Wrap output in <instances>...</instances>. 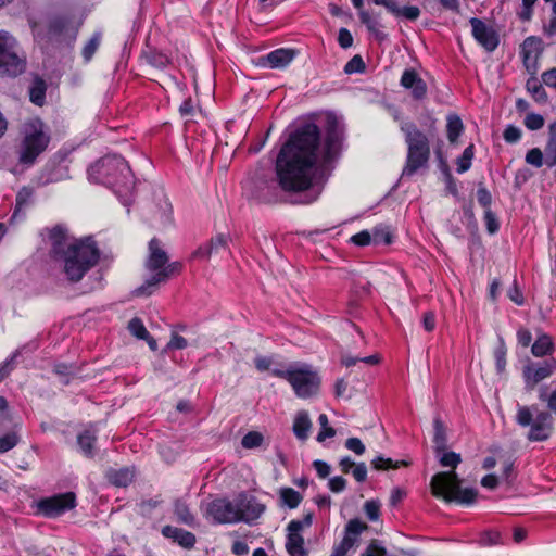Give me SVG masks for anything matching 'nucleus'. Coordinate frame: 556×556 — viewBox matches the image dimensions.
I'll return each instance as SVG.
<instances>
[{
  "label": "nucleus",
  "instance_id": "09e8293b",
  "mask_svg": "<svg viewBox=\"0 0 556 556\" xmlns=\"http://www.w3.org/2000/svg\"><path fill=\"white\" fill-rule=\"evenodd\" d=\"M18 443V435L14 432H10L0 437V454L7 453L12 450Z\"/></svg>",
  "mask_w": 556,
  "mask_h": 556
},
{
  "label": "nucleus",
  "instance_id": "412c9836",
  "mask_svg": "<svg viewBox=\"0 0 556 556\" xmlns=\"http://www.w3.org/2000/svg\"><path fill=\"white\" fill-rule=\"evenodd\" d=\"M168 256L162 248V242L157 238H152L149 242V256L146 267L155 273L166 265Z\"/></svg>",
  "mask_w": 556,
  "mask_h": 556
},
{
  "label": "nucleus",
  "instance_id": "4be33fe9",
  "mask_svg": "<svg viewBox=\"0 0 556 556\" xmlns=\"http://www.w3.org/2000/svg\"><path fill=\"white\" fill-rule=\"evenodd\" d=\"M294 56L295 53L292 49H276L263 58L262 65L270 68H282L289 65Z\"/></svg>",
  "mask_w": 556,
  "mask_h": 556
},
{
  "label": "nucleus",
  "instance_id": "bf43d9fd",
  "mask_svg": "<svg viewBox=\"0 0 556 556\" xmlns=\"http://www.w3.org/2000/svg\"><path fill=\"white\" fill-rule=\"evenodd\" d=\"M502 534L496 531L485 532L481 536V543L485 546H494L501 543Z\"/></svg>",
  "mask_w": 556,
  "mask_h": 556
},
{
  "label": "nucleus",
  "instance_id": "0eeeda50",
  "mask_svg": "<svg viewBox=\"0 0 556 556\" xmlns=\"http://www.w3.org/2000/svg\"><path fill=\"white\" fill-rule=\"evenodd\" d=\"M25 70V59L17 52V41L8 31L0 30V74L17 76Z\"/></svg>",
  "mask_w": 556,
  "mask_h": 556
},
{
  "label": "nucleus",
  "instance_id": "680f3d73",
  "mask_svg": "<svg viewBox=\"0 0 556 556\" xmlns=\"http://www.w3.org/2000/svg\"><path fill=\"white\" fill-rule=\"evenodd\" d=\"M361 556H382V544L379 540H371Z\"/></svg>",
  "mask_w": 556,
  "mask_h": 556
},
{
  "label": "nucleus",
  "instance_id": "e2e57ef3",
  "mask_svg": "<svg viewBox=\"0 0 556 556\" xmlns=\"http://www.w3.org/2000/svg\"><path fill=\"white\" fill-rule=\"evenodd\" d=\"M407 496V491L403 488H395L391 492V496H389V505L392 507H396L399 503L405 500Z\"/></svg>",
  "mask_w": 556,
  "mask_h": 556
},
{
  "label": "nucleus",
  "instance_id": "473e14b6",
  "mask_svg": "<svg viewBox=\"0 0 556 556\" xmlns=\"http://www.w3.org/2000/svg\"><path fill=\"white\" fill-rule=\"evenodd\" d=\"M326 130L328 134L327 139H339L344 135V124L341 118L333 113H329L326 116Z\"/></svg>",
  "mask_w": 556,
  "mask_h": 556
},
{
  "label": "nucleus",
  "instance_id": "ddd939ff",
  "mask_svg": "<svg viewBox=\"0 0 556 556\" xmlns=\"http://www.w3.org/2000/svg\"><path fill=\"white\" fill-rule=\"evenodd\" d=\"M369 529L368 523L359 518L349 520L344 528V535L340 544L334 545L331 556H348L350 549L358 544L362 533Z\"/></svg>",
  "mask_w": 556,
  "mask_h": 556
},
{
  "label": "nucleus",
  "instance_id": "7c9ffc66",
  "mask_svg": "<svg viewBox=\"0 0 556 556\" xmlns=\"http://www.w3.org/2000/svg\"><path fill=\"white\" fill-rule=\"evenodd\" d=\"M312 427V422L307 412L298 413L294 424L293 431L299 440H306Z\"/></svg>",
  "mask_w": 556,
  "mask_h": 556
},
{
  "label": "nucleus",
  "instance_id": "a19ab883",
  "mask_svg": "<svg viewBox=\"0 0 556 556\" xmlns=\"http://www.w3.org/2000/svg\"><path fill=\"white\" fill-rule=\"evenodd\" d=\"M30 101L37 105H42L46 98V84L42 79H37L29 91Z\"/></svg>",
  "mask_w": 556,
  "mask_h": 556
},
{
  "label": "nucleus",
  "instance_id": "6ab92c4d",
  "mask_svg": "<svg viewBox=\"0 0 556 556\" xmlns=\"http://www.w3.org/2000/svg\"><path fill=\"white\" fill-rule=\"evenodd\" d=\"M288 534L286 541V549L289 556H307L308 552L305 547V540L300 531L303 529V523L296 519L291 520L288 526Z\"/></svg>",
  "mask_w": 556,
  "mask_h": 556
},
{
  "label": "nucleus",
  "instance_id": "bb28decb",
  "mask_svg": "<svg viewBox=\"0 0 556 556\" xmlns=\"http://www.w3.org/2000/svg\"><path fill=\"white\" fill-rule=\"evenodd\" d=\"M384 8H387L396 17L405 18L408 21H416L420 16V10L418 7H399L393 0H384Z\"/></svg>",
  "mask_w": 556,
  "mask_h": 556
},
{
  "label": "nucleus",
  "instance_id": "79ce46f5",
  "mask_svg": "<svg viewBox=\"0 0 556 556\" xmlns=\"http://www.w3.org/2000/svg\"><path fill=\"white\" fill-rule=\"evenodd\" d=\"M227 242H228L227 235L219 233V235L213 236L211 238L210 242H207L206 244H208L213 255H216V254L222 253L223 251H229Z\"/></svg>",
  "mask_w": 556,
  "mask_h": 556
},
{
  "label": "nucleus",
  "instance_id": "1a4fd4ad",
  "mask_svg": "<svg viewBox=\"0 0 556 556\" xmlns=\"http://www.w3.org/2000/svg\"><path fill=\"white\" fill-rule=\"evenodd\" d=\"M431 148L429 141H408L406 163L402 172L404 179L429 167Z\"/></svg>",
  "mask_w": 556,
  "mask_h": 556
},
{
  "label": "nucleus",
  "instance_id": "603ef678",
  "mask_svg": "<svg viewBox=\"0 0 556 556\" xmlns=\"http://www.w3.org/2000/svg\"><path fill=\"white\" fill-rule=\"evenodd\" d=\"M525 125L528 129L538 130L544 126V118L536 113H529L525 117Z\"/></svg>",
  "mask_w": 556,
  "mask_h": 556
},
{
  "label": "nucleus",
  "instance_id": "4468645a",
  "mask_svg": "<svg viewBox=\"0 0 556 556\" xmlns=\"http://www.w3.org/2000/svg\"><path fill=\"white\" fill-rule=\"evenodd\" d=\"M556 370V359L554 357L545 359L543 363L529 364L522 367V379L526 389L532 391L539 382L551 377Z\"/></svg>",
  "mask_w": 556,
  "mask_h": 556
},
{
  "label": "nucleus",
  "instance_id": "72a5a7b5",
  "mask_svg": "<svg viewBox=\"0 0 556 556\" xmlns=\"http://www.w3.org/2000/svg\"><path fill=\"white\" fill-rule=\"evenodd\" d=\"M464 131V124L456 114H450L446 117V132L448 139H458Z\"/></svg>",
  "mask_w": 556,
  "mask_h": 556
},
{
  "label": "nucleus",
  "instance_id": "4c0bfd02",
  "mask_svg": "<svg viewBox=\"0 0 556 556\" xmlns=\"http://www.w3.org/2000/svg\"><path fill=\"white\" fill-rule=\"evenodd\" d=\"M477 201L479 205L484 211H491L492 210V203H493V197L491 191H489L483 181H480L478 184V190H477Z\"/></svg>",
  "mask_w": 556,
  "mask_h": 556
},
{
  "label": "nucleus",
  "instance_id": "052dcab7",
  "mask_svg": "<svg viewBox=\"0 0 556 556\" xmlns=\"http://www.w3.org/2000/svg\"><path fill=\"white\" fill-rule=\"evenodd\" d=\"M538 0H521V11L519 17L522 21H529L532 16V9Z\"/></svg>",
  "mask_w": 556,
  "mask_h": 556
},
{
  "label": "nucleus",
  "instance_id": "cd10ccee",
  "mask_svg": "<svg viewBox=\"0 0 556 556\" xmlns=\"http://www.w3.org/2000/svg\"><path fill=\"white\" fill-rule=\"evenodd\" d=\"M97 442V435L93 431L87 429L77 434V445L80 454L87 458L94 457V445Z\"/></svg>",
  "mask_w": 556,
  "mask_h": 556
},
{
  "label": "nucleus",
  "instance_id": "58836bf2",
  "mask_svg": "<svg viewBox=\"0 0 556 556\" xmlns=\"http://www.w3.org/2000/svg\"><path fill=\"white\" fill-rule=\"evenodd\" d=\"M33 194L34 189L29 186H24L23 188L20 189V191H17L14 214H16L30 203Z\"/></svg>",
  "mask_w": 556,
  "mask_h": 556
},
{
  "label": "nucleus",
  "instance_id": "69168bd1",
  "mask_svg": "<svg viewBox=\"0 0 556 556\" xmlns=\"http://www.w3.org/2000/svg\"><path fill=\"white\" fill-rule=\"evenodd\" d=\"M328 488H330L331 492L334 493L344 492L346 488V480L343 477H333L328 480Z\"/></svg>",
  "mask_w": 556,
  "mask_h": 556
},
{
  "label": "nucleus",
  "instance_id": "393cba45",
  "mask_svg": "<svg viewBox=\"0 0 556 556\" xmlns=\"http://www.w3.org/2000/svg\"><path fill=\"white\" fill-rule=\"evenodd\" d=\"M555 352V343L552 336L541 333L531 345V354L534 357H546L553 355Z\"/></svg>",
  "mask_w": 556,
  "mask_h": 556
},
{
  "label": "nucleus",
  "instance_id": "774afa93",
  "mask_svg": "<svg viewBox=\"0 0 556 556\" xmlns=\"http://www.w3.org/2000/svg\"><path fill=\"white\" fill-rule=\"evenodd\" d=\"M517 341L520 346H530L532 341V334L529 329L520 328L517 331Z\"/></svg>",
  "mask_w": 556,
  "mask_h": 556
},
{
  "label": "nucleus",
  "instance_id": "f3484780",
  "mask_svg": "<svg viewBox=\"0 0 556 556\" xmlns=\"http://www.w3.org/2000/svg\"><path fill=\"white\" fill-rule=\"evenodd\" d=\"M285 139H319V128L307 116L299 117L288 126Z\"/></svg>",
  "mask_w": 556,
  "mask_h": 556
},
{
  "label": "nucleus",
  "instance_id": "37998d69",
  "mask_svg": "<svg viewBox=\"0 0 556 556\" xmlns=\"http://www.w3.org/2000/svg\"><path fill=\"white\" fill-rule=\"evenodd\" d=\"M128 330L131 336L138 339L148 338L150 336V332L139 317H135L129 320Z\"/></svg>",
  "mask_w": 556,
  "mask_h": 556
},
{
  "label": "nucleus",
  "instance_id": "c756f323",
  "mask_svg": "<svg viewBox=\"0 0 556 556\" xmlns=\"http://www.w3.org/2000/svg\"><path fill=\"white\" fill-rule=\"evenodd\" d=\"M108 480L116 486L126 488L134 480V470L129 469V467L113 469L108 472Z\"/></svg>",
  "mask_w": 556,
  "mask_h": 556
},
{
  "label": "nucleus",
  "instance_id": "0e129e2a",
  "mask_svg": "<svg viewBox=\"0 0 556 556\" xmlns=\"http://www.w3.org/2000/svg\"><path fill=\"white\" fill-rule=\"evenodd\" d=\"M313 468L317 470V475L320 479H325L331 472V467L323 459H315L313 462Z\"/></svg>",
  "mask_w": 556,
  "mask_h": 556
},
{
  "label": "nucleus",
  "instance_id": "de8ad7c7",
  "mask_svg": "<svg viewBox=\"0 0 556 556\" xmlns=\"http://www.w3.org/2000/svg\"><path fill=\"white\" fill-rule=\"evenodd\" d=\"M365 71V63L361 55H354L344 66V73L348 75L363 73Z\"/></svg>",
  "mask_w": 556,
  "mask_h": 556
},
{
  "label": "nucleus",
  "instance_id": "7ed1b4c3",
  "mask_svg": "<svg viewBox=\"0 0 556 556\" xmlns=\"http://www.w3.org/2000/svg\"><path fill=\"white\" fill-rule=\"evenodd\" d=\"M62 262L63 273L70 283H77L96 267L101 258V250L91 236L75 239L64 251L54 255Z\"/></svg>",
  "mask_w": 556,
  "mask_h": 556
},
{
  "label": "nucleus",
  "instance_id": "4d7b16f0",
  "mask_svg": "<svg viewBox=\"0 0 556 556\" xmlns=\"http://www.w3.org/2000/svg\"><path fill=\"white\" fill-rule=\"evenodd\" d=\"M345 446L348 450L352 451L356 455L361 456L365 452V445L357 437H351L345 441Z\"/></svg>",
  "mask_w": 556,
  "mask_h": 556
},
{
  "label": "nucleus",
  "instance_id": "ea45409f",
  "mask_svg": "<svg viewBox=\"0 0 556 556\" xmlns=\"http://www.w3.org/2000/svg\"><path fill=\"white\" fill-rule=\"evenodd\" d=\"M473 157V146L470 144L463 150L462 155L457 157L456 170L458 174L466 173L471 166V160Z\"/></svg>",
  "mask_w": 556,
  "mask_h": 556
},
{
  "label": "nucleus",
  "instance_id": "f704fd0d",
  "mask_svg": "<svg viewBox=\"0 0 556 556\" xmlns=\"http://www.w3.org/2000/svg\"><path fill=\"white\" fill-rule=\"evenodd\" d=\"M527 91L532 96V98L539 103H545L547 100V94L542 84L535 78H529L526 83Z\"/></svg>",
  "mask_w": 556,
  "mask_h": 556
},
{
  "label": "nucleus",
  "instance_id": "2f4dec72",
  "mask_svg": "<svg viewBox=\"0 0 556 556\" xmlns=\"http://www.w3.org/2000/svg\"><path fill=\"white\" fill-rule=\"evenodd\" d=\"M174 514L178 523L187 525L189 527H193L197 523L193 514L189 510L188 504L184 501L177 500L174 503Z\"/></svg>",
  "mask_w": 556,
  "mask_h": 556
},
{
  "label": "nucleus",
  "instance_id": "5701e85b",
  "mask_svg": "<svg viewBox=\"0 0 556 556\" xmlns=\"http://www.w3.org/2000/svg\"><path fill=\"white\" fill-rule=\"evenodd\" d=\"M401 85L405 89L412 90V94L416 99L424 98L427 92L426 84L413 70H407L403 73L401 78Z\"/></svg>",
  "mask_w": 556,
  "mask_h": 556
},
{
  "label": "nucleus",
  "instance_id": "6e6552de",
  "mask_svg": "<svg viewBox=\"0 0 556 556\" xmlns=\"http://www.w3.org/2000/svg\"><path fill=\"white\" fill-rule=\"evenodd\" d=\"M77 506V496L73 491L56 493L52 496L42 497L37 503L38 514L46 518L55 519Z\"/></svg>",
  "mask_w": 556,
  "mask_h": 556
},
{
  "label": "nucleus",
  "instance_id": "3c124183",
  "mask_svg": "<svg viewBox=\"0 0 556 556\" xmlns=\"http://www.w3.org/2000/svg\"><path fill=\"white\" fill-rule=\"evenodd\" d=\"M526 161L533 167L541 168L544 164L543 153L540 148H532L528 151Z\"/></svg>",
  "mask_w": 556,
  "mask_h": 556
},
{
  "label": "nucleus",
  "instance_id": "e433bc0d",
  "mask_svg": "<svg viewBox=\"0 0 556 556\" xmlns=\"http://www.w3.org/2000/svg\"><path fill=\"white\" fill-rule=\"evenodd\" d=\"M102 39L101 31H96L81 50L83 58L89 62L97 52Z\"/></svg>",
  "mask_w": 556,
  "mask_h": 556
},
{
  "label": "nucleus",
  "instance_id": "49530a36",
  "mask_svg": "<svg viewBox=\"0 0 556 556\" xmlns=\"http://www.w3.org/2000/svg\"><path fill=\"white\" fill-rule=\"evenodd\" d=\"M263 443V434L257 431H250L248 434H244L243 439H241V445L245 448H253L261 446Z\"/></svg>",
  "mask_w": 556,
  "mask_h": 556
},
{
  "label": "nucleus",
  "instance_id": "338daca9",
  "mask_svg": "<svg viewBox=\"0 0 556 556\" xmlns=\"http://www.w3.org/2000/svg\"><path fill=\"white\" fill-rule=\"evenodd\" d=\"M188 346V341L184 336L180 334H173L172 339H169V342L167 344L168 349H175V350H184Z\"/></svg>",
  "mask_w": 556,
  "mask_h": 556
},
{
  "label": "nucleus",
  "instance_id": "aec40b11",
  "mask_svg": "<svg viewBox=\"0 0 556 556\" xmlns=\"http://www.w3.org/2000/svg\"><path fill=\"white\" fill-rule=\"evenodd\" d=\"M162 535L186 549H191L197 544V535L182 528L165 525L161 531Z\"/></svg>",
  "mask_w": 556,
  "mask_h": 556
},
{
  "label": "nucleus",
  "instance_id": "9d476101",
  "mask_svg": "<svg viewBox=\"0 0 556 556\" xmlns=\"http://www.w3.org/2000/svg\"><path fill=\"white\" fill-rule=\"evenodd\" d=\"M49 147V141H20L14 147V155L17 162L8 167L11 174L17 175L31 167L38 156Z\"/></svg>",
  "mask_w": 556,
  "mask_h": 556
},
{
  "label": "nucleus",
  "instance_id": "39448f33",
  "mask_svg": "<svg viewBox=\"0 0 556 556\" xmlns=\"http://www.w3.org/2000/svg\"><path fill=\"white\" fill-rule=\"evenodd\" d=\"M536 406L517 405L516 424L522 428H529L527 440L533 443L546 442L555 431L553 414L547 410L538 412L533 417Z\"/></svg>",
  "mask_w": 556,
  "mask_h": 556
},
{
  "label": "nucleus",
  "instance_id": "f8f14e48",
  "mask_svg": "<svg viewBox=\"0 0 556 556\" xmlns=\"http://www.w3.org/2000/svg\"><path fill=\"white\" fill-rule=\"evenodd\" d=\"M206 517H211L214 525H235L244 520V513L240 507L227 498H216L206 505Z\"/></svg>",
  "mask_w": 556,
  "mask_h": 556
},
{
  "label": "nucleus",
  "instance_id": "f03ea898",
  "mask_svg": "<svg viewBox=\"0 0 556 556\" xmlns=\"http://www.w3.org/2000/svg\"><path fill=\"white\" fill-rule=\"evenodd\" d=\"M434 455L442 467L450 468L451 470L433 475L430 480L432 496L445 503H455L465 507L477 503L478 490L462 488V480L455 471L462 462L460 455L456 452L447 451V448L442 452H434Z\"/></svg>",
  "mask_w": 556,
  "mask_h": 556
},
{
  "label": "nucleus",
  "instance_id": "c03bdc74",
  "mask_svg": "<svg viewBox=\"0 0 556 556\" xmlns=\"http://www.w3.org/2000/svg\"><path fill=\"white\" fill-rule=\"evenodd\" d=\"M506 353H507L506 345L502 339L500 346L495 348L494 352H493L495 368H496V371L500 374L504 372V370L506 368Z\"/></svg>",
  "mask_w": 556,
  "mask_h": 556
},
{
  "label": "nucleus",
  "instance_id": "2eb2a0df",
  "mask_svg": "<svg viewBox=\"0 0 556 556\" xmlns=\"http://www.w3.org/2000/svg\"><path fill=\"white\" fill-rule=\"evenodd\" d=\"M181 269V264L179 262L166 263L164 267L154 273L150 278L146 280L143 285L136 289V296L151 295L157 283L167 280L169 277L178 274Z\"/></svg>",
  "mask_w": 556,
  "mask_h": 556
},
{
  "label": "nucleus",
  "instance_id": "9b49d317",
  "mask_svg": "<svg viewBox=\"0 0 556 556\" xmlns=\"http://www.w3.org/2000/svg\"><path fill=\"white\" fill-rule=\"evenodd\" d=\"M285 193L278 178L275 176L274 178L254 180L251 198L261 204L276 205L286 203Z\"/></svg>",
  "mask_w": 556,
  "mask_h": 556
},
{
  "label": "nucleus",
  "instance_id": "c9c22d12",
  "mask_svg": "<svg viewBox=\"0 0 556 556\" xmlns=\"http://www.w3.org/2000/svg\"><path fill=\"white\" fill-rule=\"evenodd\" d=\"M280 498L283 505H286L289 509H295L302 502V495L300 492L291 488L281 489Z\"/></svg>",
  "mask_w": 556,
  "mask_h": 556
},
{
  "label": "nucleus",
  "instance_id": "6e6d98bb",
  "mask_svg": "<svg viewBox=\"0 0 556 556\" xmlns=\"http://www.w3.org/2000/svg\"><path fill=\"white\" fill-rule=\"evenodd\" d=\"M445 176V190L447 193L452 194L455 198H458L459 191H458V185L457 180L453 175L448 172L446 168L444 172Z\"/></svg>",
  "mask_w": 556,
  "mask_h": 556
},
{
  "label": "nucleus",
  "instance_id": "a211bd4d",
  "mask_svg": "<svg viewBox=\"0 0 556 556\" xmlns=\"http://www.w3.org/2000/svg\"><path fill=\"white\" fill-rule=\"evenodd\" d=\"M542 40L538 37L530 36L523 40L520 46V56L527 71L535 74L538 71V60L542 54Z\"/></svg>",
  "mask_w": 556,
  "mask_h": 556
},
{
  "label": "nucleus",
  "instance_id": "a18cd8bd",
  "mask_svg": "<svg viewBox=\"0 0 556 556\" xmlns=\"http://www.w3.org/2000/svg\"><path fill=\"white\" fill-rule=\"evenodd\" d=\"M483 222L485 225L486 232L495 235L501 229V223L498 222L496 214L491 211L483 212Z\"/></svg>",
  "mask_w": 556,
  "mask_h": 556
},
{
  "label": "nucleus",
  "instance_id": "c85d7f7f",
  "mask_svg": "<svg viewBox=\"0 0 556 556\" xmlns=\"http://www.w3.org/2000/svg\"><path fill=\"white\" fill-rule=\"evenodd\" d=\"M66 236L67 231L66 228L62 225H55L52 227L50 232H48V239L51 241L52 245V254L53 256L60 253L61 251H64L67 247L66 244Z\"/></svg>",
  "mask_w": 556,
  "mask_h": 556
},
{
  "label": "nucleus",
  "instance_id": "a878e982",
  "mask_svg": "<svg viewBox=\"0 0 556 556\" xmlns=\"http://www.w3.org/2000/svg\"><path fill=\"white\" fill-rule=\"evenodd\" d=\"M433 451L442 452L447 448L446 426L440 415L433 417Z\"/></svg>",
  "mask_w": 556,
  "mask_h": 556
},
{
  "label": "nucleus",
  "instance_id": "423d86ee",
  "mask_svg": "<svg viewBox=\"0 0 556 556\" xmlns=\"http://www.w3.org/2000/svg\"><path fill=\"white\" fill-rule=\"evenodd\" d=\"M271 375L282 379L291 386L299 399L306 400L317 395L320 390V377L311 366L301 367L289 366L286 369L273 368Z\"/></svg>",
  "mask_w": 556,
  "mask_h": 556
},
{
  "label": "nucleus",
  "instance_id": "13d9d810",
  "mask_svg": "<svg viewBox=\"0 0 556 556\" xmlns=\"http://www.w3.org/2000/svg\"><path fill=\"white\" fill-rule=\"evenodd\" d=\"M350 241L356 247H368L371 241V236L368 231L363 230L356 235H352Z\"/></svg>",
  "mask_w": 556,
  "mask_h": 556
},
{
  "label": "nucleus",
  "instance_id": "20e7f679",
  "mask_svg": "<svg viewBox=\"0 0 556 556\" xmlns=\"http://www.w3.org/2000/svg\"><path fill=\"white\" fill-rule=\"evenodd\" d=\"M89 178L116 193H127L134 186V175L124 156L106 153L88 168Z\"/></svg>",
  "mask_w": 556,
  "mask_h": 556
},
{
  "label": "nucleus",
  "instance_id": "864d4df0",
  "mask_svg": "<svg viewBox=\"0 0 556 556\" xmlns=\"http://www.w3.org/2000/svg\"><path fill=\"white\" fill-rule=\"evenodd\" d=\"M72 23V20L68 15L64 16V17H54L51 20L50 22V30L55 33V34H60L62 33L68 24Z\"/></svg>",
  "mask_w": 556,
  "mask_h": 556
},
{
  "label": "nucleus",
  "instance_id": "f257e3e1",
  "mask_svg": "<svg viewBox=\"0 0 556 556\" xmlns=\"http://www.w3.org/2000/svg\"><path fill=\"white\" fill-rule=\"evenodd\" d=\"M321 141H285L278 151L274 173L287 194L308 192L319 172Z\"/></svg>",
  "mask_w": 556,
  "mask_h": 556
},
{
  "label": "nucleus",
  "instance_id": "b1692460",
  "mask_svg": "<svg viewBox=\"0 0 556 556\" xmlns=\"http://www.w3.org/2000/svg\"><path fill=\"white\" fill-rule=\"evenodd\" d=\"M240 496L244 497V500H240V504L238 505L244 513L243 521L249 522L251 520H256L264 514L265 505L258 502L256 497L250 496L247 498L243 494Z\"/></svg>",
  "mask_w": 556,
  "mask_h": 556
},
{
  "label": "nucleus",
  "instance_id": "8fccbe9b",
  "mask_svg": "<svg viewBox=\"0 0 556 556\" xmlns=\"http://www.w3.org/2000/svg\"><path fill=\"white\" fill-rule=\"evenodd\" d=\"M364 514L370 521H378L380 518V503L378 501H368L364 503Z\"/></svg>",
  "mask_w": 556,
  "mask_h": 556
},
{
  "label": "nucleus",
  "instance_id": "dca6fc26",
  "mask_svg": "<svg viewBox=\"0 0 556 556\" xmlns=\"http://www.w3.org/2000/svg\"><path fill=\"white\" fill-rule=\"evenodd\" d=\"M473 38L488 51H494L498 43V35L495 29L477 17L470 18Z\"/></svg>",
  "mask_w": 556,
  "mask_h": 556
},
{
  "label": "nucleus",
  "instance_id": "5fc2aeb1",
  "mask_svg": "<svg viewBox=\"0 0 556 556\" xmlns=\"http://www.w3.org/2000/svg\"><path fill=\"white\" fill-rule=\"evenodd\" d=\"M354 39L348 28H340L338 33V43L342 49H349L353 46Z\"/></svg>",
  "mask_w": 556,
  "mask_h": 556
}]
</instances>
